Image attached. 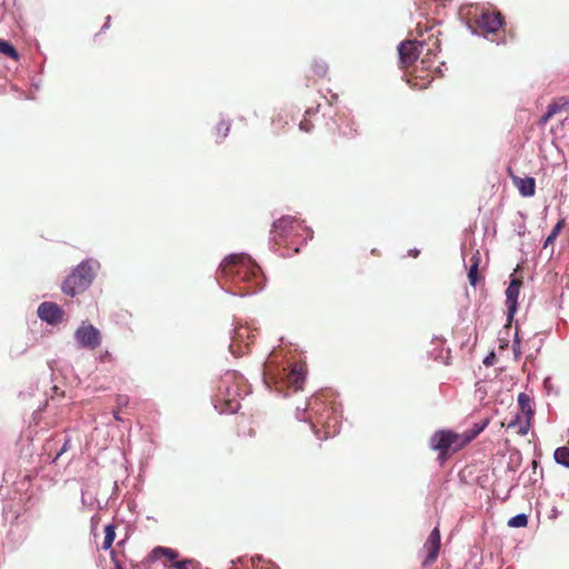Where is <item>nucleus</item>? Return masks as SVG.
<instances>
[{
    "label": "nucleus",
    "mask_w": 569,
    "mask_h": 569,
    "mask_svg": "<svg viewBox=\"0 0 569 569\" xmlns=\"http://www.w3.org/2000/svg\"><path fill=\"white\" fill-rule=\"evenodd\" d=\"M219 278L230 280L239 287L242 296L254 293L262 283L260 267L247 254H231L227 257L219 268Z\"/></svg>",
    "instance_id": "1"
},
{
    "label": "nucleus",
    "mask_w": 569,
    "mask_h": 569,
    "mask_svg": "<svg viewBox=\"0 0 569 569\" xmlns=\"http://www.w3.org/2000/svg\"><path fill=\"white\" fill-rule=\"evenodd\" d=\"M264 382L270 386L273 383L277 389H281L283 386L298 391L302 389L306 380V369L302 363L295 362L289 369L286 368L280 371L277 365L269 359L264 363L263 368Z\"/></svg>",
    "instance_id": "2"
},
{
    "label": "nucleus",
    "mask_w": 569,
    "mask_h": 569,
    "mask_svg": "<svg viewBox=\"0 0 569 569\" xmlns=\"http://www.w3.org/2000/svg\"><path fill=\"white\" fill-rule=\"evenodd\" d=\"M100 263L97 260L88 259L80 262L62 283V291L74 297L84 292L92 283Z\"/></svg>",
    "instance_id": "3"
},
{
    "label": "nucleus",
    "mask_w": 569,
    "mask_h": 569,
    "mask_svg": "<svg viewBox=\"0 0 569 569\" xmlns=\"http://www.w3.org/2000/svg\"><path fill=\"white\" fill-rule=\"evenodd\" d=\"M236 386V373L227 372L219 381L214 395V408L221 413H234L240 409V393Z\"/></svg>",
    "instance_id": "4"
},
{
    "label": "nucleus",
    "mask_w": 569,
    "mask_h": 569,
    "mask_svg": "<svg viewBox=\"0 0 569 569\" xmlns=\"http://www.w3.org/2000/svg\"><path fill=\"white\" fill-rule=\"evenodd\" d=\"M463 433H458L449 429L436 431L430 440L429 447L438 452V460L445 462L450 456L458 452L467 446Z\"/></svg>",
    "instance_id": "5"
},
{
    "label": "nucleus",
    "mask_w": 569,
    "mask_h": 569,
    "mask_svg": "<svg viewBox=\"0 0 569 569\" xmlns=\"http://www.w3.org/2000/svg\"><path fill=\"white\" fill-rule=\"evenodd\" d=\"M432 38L433 36L429 37V41H431V43L418 40H407L401 42L398 47L401 68L407 69L412 66L417 61L418 56L422 52L425 46H428L426 56H430L433 50L438 49L439 40L437 38Z\"/></svg>",
    "instance_id": "6"
},
{
    "label": "nucleus",
    "mask_w": 569,
    "mask_h": 569,
    "mask_svg": "<svg viewBox=\"0 0 569 569\" xmlns=\"http://www.w3.org/2000/svg\"><path fill=\"white\" fill-rule=\"evenodd\" d=\"M339 417L331 406H323L320 412H317L315 421H312V428L321 426L323 435H320V430H316V435L320 439H327L335 436L339 431Z\"/></svg>",
    "instance_id": "7"
},
{
    "label": "nucleus",
    "mask_w": 569,
    "mask_h": 569,
    "mask_svg": "<svg viewBox=\"0 0 569 569\" xmlns=\"http://www.w3.org/2000/svg\"><path fill=\"white\" fill-rule=\"evenodd\" d=\"M475 31L479 34L487 36L496 33L503 24V18L497 10L481 9L479 16L472 19Z\"/></svg>",
    "instance_id": "8"
},
{
    "label": "nucleus",
    "mask_w": 569,
    "mask_h": 569,
    "mask_svg": "<svg viewBox=\"0 0 569 569\" xmlns=\"http://www.w3.org/2000/svg\"><path fill=\"white\" fill-rule=\"evenodd\" d=\"M518 405L521 412L526 416V419L521 420L519 416H516L515 419L508 423V428L518 427V433L525 436L530 429V419L535 413L532 408V400L527 393L521 392L518 396Z\"/></svg>",
    "instance_id": "9"
},
{
    "label": "nucleus",
    "mask_w": 569,
    "mask_h": 569,
    "mask_svg": "<svg viewBox=\"0 0 569 569\" xmlns=\"http://www.w3.org/2000/svg\"><path fill=\"white\" fill-rule=\"evenodd\" d=\"M74 339L80 347L94 350L101 345V333L92 325L82 322L74 332Z\"/></svg>",
    "instance_id": "10"
},
{
    "label": "nucleus",
    "mask_w": 569,
    "mask_h": 569,
    "mask_svg": "<svg viewBox=\"0 0 569 569\" xmlns=\"http://www.w3.org/2000/svg\"><path fill=\"white\" fill-rule=\"evenodd\" d=\"M301 222L293 217L287 216L273 223V238L277 242L290 238L293 232L301 229Z\"/></svg>",
    "instance_id": "11"
},
{
    "label": "nucleus",
    "mask_w": 569,
    "mask_h": 569,
    "mask_svg": "<svg viewBox=\"0 0 569 569\" xmlns=\"http://www.w3.org/2000/svg\"><path fill=\"white\" fill-rule=\"evenodd\" d=\"M441 547V535L438 527L433 528L423 543V551L426 552L425 558L422 560V566L428 567L431 566L439 556Z\"/></svg>",
    "instance_id": "12"
},
{
    "label": "nucleus",
    "mask_w": 569,
    "mask_h": 569,
    "mask_svg": "<svg viewBox=\"0 0 569 569\" xmlns=\"http://www.w3.org/2000/svg\"><path fill=\"white\" fill-rule=\"evenodd\" d=\"M37 312L41 320L51 325L61 322L64 313L63 310L57 303L48 301L42 302L38 307Z\"/></svg>",
    "instance_id": "13"
},
{
    "label": "nucleus",
    "mask_w": 569,
    "mask_h": 569,
    "mask_svg": "<svg viewBox=\"0 0 569 569\" xmlns=\"http://www.w3.org/2000/svg\"><path fill=\"white\" fill-rule=\"evenodd\" d=\"M522 281L518 278H512L507 290H506V306L508 310V320L513 318L517 311L518 297L520 292Z\"/></svg>",
    "instance_id": "14"
},
{
    "label": "nucleus",
    "mask_w": 569,
    "mask_h": 569,
    "mask_svg": "<svg viewBox=\"0 0 569 569\" xmlns=\"http://www.w3.org/2000/svg\"><path fill=\"white\" fill-rule=\"evenodd\" d=\"M513 186L518 189L519 193L529 198L535 196L536 192V181L531 177L521 178L515 174H510Z\"/></svg>",
    "instance_id": "15"
},
{
    "label": "nucleus",
    "mask_w": 569,
    "mask_h": 569,
    "mask_svg": "<svg viewBox=\"0 0 569 569\" xmlns=\"http://www.w3.org/2000/svg\"><path fill=\"white\" fill-rule=\"evenodd\" d=\"M563 110H569V97H559L549 103L547 112L541 117L540 122L542 124L547 123L550 118Z\"/></svg>",
    "instance_id": "16"
},
{
    "label": "nucleus",
    "mask_w": 569,
    "mask_h": 569,
    "mask_svg": "<svg viewBox=\"0 0 569 569\" xmlns=\"http://www.w3.org/2000/svg\"><path fill=\"white\" fill-rule=\"evenodd\" d=\"M309 72L315 79L325 78L328 73V64L321 59H313L310 62Z\"/></svg>",
    "instance_id": "17"
},
{
    "label": "nucleus",
    "mask_w": 569,
    "mask_h": 569,
    "mask_svg": "<svg viewBox=\"0 0 569 569\" xmlns=\"http://www.w3.org/2000/svg\"><path fill=\"white\" fill-rule=\"evenodd\" d=\"M489 422H490L489 418H486L481 422L475 423L471 429L463 431L462 433H463V437H465L467 443L469 445L473 439H476L478 437V435L487 428Z\"/></svg>",
    "instance_id": "18"
},
{
    "label": "nucleus",
    "mask_w": 569,
    "mask_h": 569,
    "mask_svg": "<svg viewBox=\"0 0 569 569\" xmlns=\"http://www.w3.org/2000/svg\"><path fill=\"white\" fill-rule=\"evenodd\" d=\"M470 262H471V264H470V268L468 271V280L472 287H476L478 284V282L481 280V277L479 274L480 259H479V257L473 256L470 259Z\"/></svg>",
    "instance_id": "19"
},
{
    "label": "nucleus",
    "mask_w": 569,
    "mask_h": 569,
    "mask_svg": "<svg viewBox=\"0 0 569 569\" xmlns=\"http://www.w3.org/2000/svg\"><path fill=\"white\" fill-rule=\"evenodd\" d=\"M177 556H178L177 551H174L173 549H170V548H166V547H157L152 550V552L150 555V557L152 559L166 557L168 560H173L177 558Z\"/></svg>",
    "instance_id": "20"
},
{
    "label": "nucleus",
    "mask_w": 569,
    "mask_h": 569,
    "mask_svg": "<svg viewBox=\"0 0 569 569\" xmlns=\"http://www.w3.org/2000/svg\"><path fill=\"white\" fill-rule=\"evenodd\" d=\"M0 53L11 58L14 61H18L20 58L17 49L6 40H0Z\"/></svg>",
    "instance_id": "21"
},
{
    "label": "nucleus",
    "mask_w": 569,
    "mask_h": 569,
    "mask_svg": "<svg viewBox=\"0 0 569 569\" xmlns=\"http://www.w3.org/2000/svg\"><path fill=\"white\" fill-rule=\"evenodd\" d=\"M114 538H116V526L107 525L104 527V539L102 542V549H104V550L110 549L114 541Z\"/></svg>",
    "instance_id": "22"
},
{
    "label": "nucleus",
    "mask_w": 569,
    "mask_h": 569,
    "mask_svg": "<svg viewBox=\"0 0 569 569\" xmlns=\"http://www.w3.org/2000/svg\"><path fill=\"white\" fill-rule=\"evenodd\" d=\"M230 127L231 126L229 121L220 120L214 129L216 139L218 141L224 139L229 134Z\"/></svg>",
    "instance_id": "23"
},
{
    "label": "nucleus",
    "mask_w": 569,
    "mask_h": 569,
    "mask_svg": "<svg viewBox=\"0 0 569 569\" xmlns=\"http://www.w3.org/2000/svg\"><path fill=\"white\" fill-rule=\"evenodd\" d=\"M555 459L558 463L569 468V448L560 447L556 449Z\"/></svg>",
    "instance_id": "24"
},
{
    "label": "nucleus",
    "mask_w": 569,
    "mask_h": 569,
    "mask_svg": "<svg viewBox=\"0 0 569 569\" xmlns=\"http://www.w3.org/2000/svg\"><path fill=\"white\" fill-rule=\"evenodd\" d=\"M528 525V517L525 513H519L509 519L508 526L512 528H521Z\"/></svg>",
    "instance_id": "25"
},
{
    "label": "nucleus",
    "mask_w": 569,
    "mask_h": 569,
    "mask_svg": "<svg viewBox=\"0 0 569 569\" xmlns=\"http://www.w3.org/2000/svg\"><path fill=\"white\" fill-rule=\"evenodd\" d=\"M562 224L563 222L562 221H559L552 229L551 233L547 237L546 241H545V244H543V248H547L548 246L552 244L555 242V240L557 239L561 228H562Z\"/></svg>",
    "instance_id": "26"
},
{
    "label": "nucleus",
    "mask_w": 569,
    "mask_h": 569,
    "mask_svg": "<svg viewBox=\"0 0 569 569\" xmlns=\"http://www.w3.org/2000/svg\"><path fill=\"white\" fill-rule=\"evenodd\" d=\"M129 405V397L126 395H118L116 398V408L122 410Z\"/></svg>",
    "instance_id": "27"
},
{
    "label": "nucleus",
    "mask_w": 569,
    "mask_h": 569,
    "mask_svg": "<svg viewBox=\"0 0 569 569\" xmlns=\"http://www.w3.org/2000/svg\"><path fill=\"white\" fill-rule=\"evenodd\" d=\"M70 448H71V440H70V438H67L64 440L63 446L61 447V449L58 451L57 456L54 457L53 462H56L59 459V457L62 456L64 452H67Z\"/></svg>",
    "instance_id": "28"
},
{
    "label": "nucleus",
    "mask_w": 569,
    "mask_h": 569,
    "mask_svg": "<svg viewBox=\"0 0 569 569\" xmlns=\"http://www.w3.org/2000/svg\"><path fill=\"white\" fill-rule=\"evenodd\" d=\"M299 128L305 132H310L313 129V123L308 119H303L300 121Z\"/></svg>",
    "instance_id": "29"
},
{
    "label": "nucleus",
    "mask_w": 569,
    "mask_h": 569,
    "mask_svg": "<svg viewBox=\"0 0 569 569\" xmlns=\"http://www.w3.org/2000/svg\"><path fill=\"white\" fill-rule=\"evenodd\" d=\"M191 561L189 560H182V561H176L172 563V567L174 569H188Z\"/></svg>",
    "instance_id": "30"
},
{
    "label": "nucleus",
    "mask_w": 569,
    "mask_h": 569,
    "mask_svg": "<svg viewBox=\"0 0 569 569\" xmlns=\"http://www.w3.org/2000/svg\"><path fill=\"white\" fill-rule=\"evenodd\" d=\"M242 331H247V328L240 327V328L236 329V339H239L242 337Z\"/></svg>",
    "instance_id": "31"
},
{
    "label": "nucleus",
    "mask_w": 569,
    "mask_h": 569,
    "mask_svg": "<svg viewBox=\"0 0 569 569\" xmlns=\"http://www.w3.org/2000/svg\"><path fill=\"white\" fill-rule=\"evenodd\" d=\"M121 411H122V410H120V409H118V408H116V409L113 410V417H114V419H116V420H119V421H120V420H122V418L120 417Z\"/></svg>",
    "instance_id": "32"
},
{
    "label": "nucleus",
    "mask_w": 569,
    "mask_h": 569,
    "mask_svg": "<svg viewBox=\"0 0 569 569\" xmlns=\"http://www.w3.org/2000/svg\"><path fill=\"white\" fill-rule=\"evenodd\" d=\"M111 355L106 351L103 356H101V361H104L106 359H110Z\"/></svg>",
    "instance_id": "33"
},
{
    "label": "nucleus",
    "mask_w": 569,
    "mask_h": 569,
    "mask_svg": "<svg viewBox=\"0 0 569 569\" xmlns=\"http://www.w3.org/2000/svg\"><path fill=\"white\" fill-rule=\"evenodd\" d=\"M248 435L250 437H254L256 436V430L253 428H250Z\"/></svg>",
    "instance_id": "34"
},
{
    "label": "nucleus",
    "mask_w": 569,
    "mask_h": 569,
    "mask_svg": "<svg viewBox=\"0 0 569 569\" xmlns=\"http://www.w3.org/2000/svg\"><path fill=\"white\" fill-rule=\"evenodd\" d=\"M116 569H122L118 561H116Z\"/></svg>",
    "instance_id": "35"
},
{
    "label": "nucleus",
    "mask_w": 569,
    "mask_h": 569,
    "mask_svg": "<svg viewBox=\"0 0 569 569\" xmlns=\"http://www.w3.org/2000/svg\"><path fill=\"white\" fill-rule=\"evenodd\" d=\"M418 253H419L418 251H412L413 257H417Z\"/></svg>",
    "instance_id": "36"
},
{
    "label": "nucleus",
    "mask_w": 569,
    "mask_h": 569,
    "mask_svg": "<svg viewBox=\"0 0 569 569\" xmlns=\"http://www.w3.org/2000/svg\"><path fill=\"white\" fill-rule=\"evenodd\" d=\"M418 253H419L418 251H412L413 257H417Z\"/></svg>",
    "instance_id": "37"
},
{
    "label": "nucleus",
    "mask_w": 569,
    "mask_h": 569,
    "mask_svg": "<svg viewBox=\"0 0 569 569\" xmlns=\"http://www.w3.org/2000/svg\"><path fill=\"white\" fill-rule=\"evenodd\" d=\"M417 72H418V67L416 66L415 70H413V73H417Z\"/></svg>",
    "instance_id": "38"
}]
</instances>
